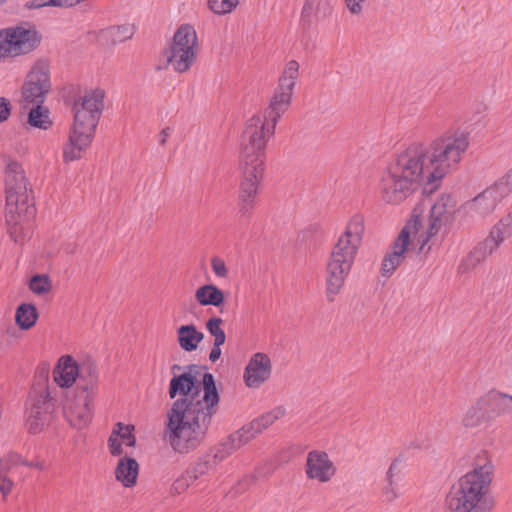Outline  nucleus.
Instances as JSON below:
<instances>
[{
    "label": "nucleus",
    "instance_id": "1",
    "mask_svg": "<svg viewBox=\"0 0 512 512\" xmlns=\"http://www.w3.org/2000/svg\"><path fill=\"white\" fill-rule=\"evenodd\" d=\"M469 147L468 133L450 130L434 139L429 146L410 145L383 172L378 184L381 199L400 204L426 179L423 192L433 193L441 180L461 162Z\"/></svg>",
    "mask_w": 512,
    "mask_h": 512
},
{
    "label": "nucleus",
    "instance_id": "2",
    "mask_svg": "<svg viewBox=\"0 0 512 512\" xmlns=\"http://www.w3.org/2000/svg\"><path fill=\"white\" fill-rule=\"evenodd\" d=\"M185 372L174 375L169 383L168 394L177 398L167 417L165 440L180 454H186L201 445L207 436L213 417L220 403V395L211 373L202 378L203 395L197 379V366L184 367Z\"/></svg>",
    "mask_w": 512,
    "mask_h": 512
},
{
    "label": "nucleus",
    "instance_id": "3",
    "mask_svg": "<svg viewBox=\"0 0 512 512\" xmlns=\"http://www.w3.org/2000/svg\"><path fill=\"white\" fill-rule=\"evenodd\" d=\"M299 76V64L291 60L286 64L279 85L263 115L251 117L243 133L241 167L243 179L238 194V209L242 216L254 209L265 170L266 142L275 133L280 117L287 111L293 89Z\"/></svg>",
    "mask_w": 512,
    "mask_h": 512
},
{
    "label": "nucleus",
    "instance_id": "4",
    "mask_svg": "<svg viewBox=\"0 0 512 512\" xmlns=\"http://www.w3.org/2000/svg\"><path fill=\"white\" fill-rule=\"evenodd\" d=\"M104 97V90L97 88L75 101L74 123L69 133L68 143L63 150V158L66 162L80 159L82 151L92 143L104 109Z\"/></svg>",
    "mask_w": 512,
    "mask_h": 512
},
{
    "label": "nucleus",
    "instance_id": "5",
    "mask_svg": "<svg viewBox=\"0 0 512 512\" xmlns=\"http://www.w3.org/2000/svg\"><path fill=\"white\" fill-rule=\"evenodd\" d=\"M493 465L486 458L478 459L474 469L454 484L447 495V512H489L484 499L492 480Z\"/></svg>",
    "mask_w": 512,
    "mask_h": 512
},
{
    "label": "nucleus",
    "instance_id": "6",
    "mask_svg": "<svg viewBox=\"0 0 512 512\" xmlns=\"http://www.w3.org/2000/svg\"><path fill=\"white\" fill-rule=\"evenodd\" d=\"M364 232L363 220L354 216L334 245L326 267V294L329 301L341 291L354 263Z\"/></svg>",
    "mask_w": 512,
    "mask_h": 512
},
{
    "label": "nucleus",
    "instance_id": "7",
    "mask_svg": "<svg viewBox=\"0 0 512 512\" xmlns=\"http://www.w3.org/2000/svg\"><path fill=\"white\" fill-rule=\"evenodd\" d=\"M77 368L79 372L74 397L67 404L65 414L73 427L83 429L94 415V402L99 393V370L92 359L77 363Z\"/></svg>",
    "mask_w": 512,
    "mask_h": 512
},
{
    "label": "nucleus",
    "instance_id": "8",
    "mask_svg": "<svg viewBox=\"0 0 512 512\" xmlns=\"http://www.w3.org/2000/svg\"><path fill=\"white\" fill-rule=\"evenodd\" d=\"M57 401L51 395L50 388L45 384L34 385L26 404V425L31 433H39L55 418Z\"/></svg>",
    "mask_w": 512,
    "mask_h": 512
},
{
    "label": "nucleus",
    "instance_id": "9",
    "mask_svg": "<svg viewBox=\"0 0 512 512\" xmlns=\"http://www.w3.org/2000/svg\"><path fill=\"white\" fill-rule=\"evenodd\" d=\"M6 206H15L17 211L25 212L24 216L31 218L36 214V208L31 202V190L24 175V170L16 161H10L6 166Z\"/></svg>",
    "mask_w": 512,
    "mask_h": 512
},
{
    "label": "nucleus",
    "instance_id": "10",
    "mask_svg": "<svg viewBox=\"0 0 512 512\" xmlns=\"http://www.w3.org/2000/svg\"><path fill=\"white\" fill-rule=\"evenodd\" d=\"M41 36L35 27L26 24L0 30V58L19 56L33 51Z\"/></svg>",
    "mask_w": 512,
    "mask_h": 512
},
{
    "label": "nucleus",
    "instance_id": "11",
    "mask_svg": "<svg viewBox=\"0 0 512 512\" xmlns=\"http://www.w3.org/2000/svg\"><path fill=\"white\" fill-rule=\"evenodd\" d=\"M235 449L232 448L231 441L228 439L227 442L220 445L214 452L202 455L185 471L181 478L176 480L175 489L188 487L202 476L207 475Z\"/></svg>",
    "mask_w": 512,
    "mask_h": 512
},
{
    "label": "nucleus",
    "instance_id": "12",
    "mask_svg": "<svg viewBox=\"0 0 512 512\" xmlns=\"http://www.w3.org/2000/svg\"><path fill=\"white\" fill-rule=\"evenodd\" d=\"M505 199L494 184L462 205L463 214L471 221H481L490 216Z\"/></svg>",
    "mask_w": 512,
    "mask_h": 512
},
{
    "label": "nucleus",
    "instance_id": "13",
    "mask_svg": "<svg viewBox=\"0 0 512 512\" xmlns=\"http://www.w3.org/2000/svg\"><path fill=\"white\" fill-rule=\"evenodd\" d=\"M51 89L50 70L46 61L40 60L31 68L23 86V97L26 102L43 104Z\"/></svg>",
    "mask_w": 512,
    "mask_h": 512
},
{
    "label": "nucleus",
    "instance_id": "14",
    "mask_svg": "<svg viewBox=\"0 0 512 512\" xmlns=\"http://www.w3.org/2000/svg\"><path fill=\"white\" fill-rule=\"evenodd\" d=\"M284 415L285 408L279 406L254 419L249 425L243 426L229 436L232 448H240Z\"/></svg>",
    "mask_w": 512,
    "mask_h": 512
},
{
    "label": "nucleus",
    "instance_id": "15",
    "mask_svg": "<svg viewBox=\"0 0 512 512\" xmlns=\"http://www.w3.org/2000/svg\"><path fill=\"white\" fill-rule=\"evenodd\" d=\"M306 475L309 479L328 482L336 473V468L324 451H310L306 459Z\"/></svg>",
    "mask_w": 512,
    "mask_h": 512
},
{
    "label": "nucleus",
    "instance_id": "16",
    "mask_svg": "<svg viewBox=\"0 0 512 512\" xmlns=\"http://www.w3.org/2000/svg\"><path fill=\"white\" fill-rule=\"evenodd\" d=\"M272 365L265 353H255L244 371L245 384L249 388H259L271 375Z\"/></svg>",
    "mask_w": 512,
    "mask_h": 512
},
{
    "label": "nucleus",
    "instance_id": "17",
    "mask_svg": "<svg viewBox=\"0 0 512 512\" xmlns=\"http://www.w3.org/2000/svg\"><path fill=\"white\" fill-rule=\"evenodd\" d=\"M507 238L509 237L505 232L495 224L489 235L469 253L465 260V264L468 266H475L479 264L486 257L493 254Z\"/></svg>",
    "mask_w": 512,
    "mask_h": 512
},
{
    "label": "nucleus",
    "instance_id": "18",
    "mask_svg": "<svg viewBox=\"0 0 512 512\" xmlns=\"http://www.w3.org/2000/svg\"><path fill=\"white\" fill-rule=\"evenodd\" d=\"M409 243L410 228L408 226H404L393 243L392 252L387 254L383 259L381 266L382 276L389 277L393 274L396 268L403 261Z\"/></svg>",
    "mask_w": 512,
    "mask_h": 512
},
{
    "label": "nucleus",
    "instance_id": "19",
    "mask_svg": "<svg viewBox=\"0 0 512 512\" xmlns=\"http://www.w3.org/2000/svg\"><path fill=\"white\" fill-rule=\"evenodd\" d=\"M456 201L449 195H442L431 207L428 235H435L439 228L449 222L455 212Z\"/></svg>",
    "mask_w": 512,
    "mask_h": 512
},
{
    "label": "nucleus",
    "instance_id": "20",
    "mask_svg": "<svg viewBox=\"0 0 512 512\" xmlns=\"http://www.w3.org/2000/svg\"><path fill=\"white\" fill-rule=\"evenodd\" d=\"M25 212L17 211L15 206L7 207L6 222L8 225V232L10 237L16 243H22L29 236L31 221L35 215L31 218L24 216Z\"/></svg>",
    "mask_w": 512,
    "mask_h": 512
},
{
    "label": "nucleus",
    "instance_id": "21",
    "mask_svg": "<svg viewBox=\"0 0 512 512\" xmlns=\"http://www.w3.org/2000/svg\"><path fill=\"white\" fill-rule=\"evenodd\" d=\"M77 362L70 355L62 356L54 368L53 377L61 388H70L78 381Z\"/></svg>",
    "mask_w": 512,
    "mask_h": 512
},
{
    "label": "nucleus",
    "instance_id": "22",
    "mask_svg": "<svg viewBox=\"0 0 512 512\" xmlns=\"http://www.w3.org/2000/svg\"><path fill=\"white\" fill-rule=\"evenodd\" d=\"M401 481V461L397 458L391 463L386 473V485L383 488V494L387 501L391 502L401 494Z\"/></svg>",
    "mask_w": 512,
    "mask_h": 512
},
{
    "label": "nucleus",
    "instance_id": "23",
    "mask_svg": "<svg viewBox=\"0 0 512 512\" xmlns=\"http://www.w3.org/2000/svg\"><path fill=\"white\" fill-rule=\"evenodd\" d=\"M139 473L138 462L131 457H123L119 460L116 469V480L121 482L124 487H133L137 482Z\"/></svg>",
    "mask_w": 512,
    "mask_h": 512
},
{
    "label": "nucleus",
    "instance_id": "24",
    "mask_svg": "<svg viewBox=\"0 0 512 512\" xmlns=\"http://www.w3.org/2000/svg\"><path fill=\"white\" fill-rule=\"evenodd\" d=\"M489 405L486 395L480 398L474 406L467 410L463 418L464 426L476 427L492 420L494 416L486 410Z\"/></svg>",
    "mask_w": 512,
    "mask_h": 512
},
{
    "label": "nucleus",
    "instance_id": "25",
    "mask_svg": "<svg viewBox=\"0 0 512 512\" xmlns=\"http://www.w3.org/2000/svg\"><path fill=\"white\" fill-rule=\"evenodd\" d=\"M195 299L201 306L220 307L225 301V296L217 286L205 284L196 289Z\"/></svg>",
    "mask_w": 512,
    "mask_h": 512
},
{
    "label": "nucleus",
    "instance_id": "26",
    "mask_svg": "<svg viewBox=\"0 0 512 512\" xmlns=\"http://www.w3.org/2000/svg\"><path fill=\"white\" fill-rule=\"evenodd\" d=\"M177 334L180 347L187 352L196 350L204 338V334L193 324L180 326Z\"/></svg>",
    "mask_w": 512,
    "mask_h": 512
},
{
    "label": "nucleus",
    "instance_id": "27",
    "mask_svg": "<svg viewBox=\"0 0 512 512\" xmlns=\"http://www.w3.org/2000/svg\"><path fill=\"white\" fill-rule=\"evenodd\" d=\"M196 42L197 36L194 28L190 25H183L176 31L170 48L195 52Z\"/></svg>",
    "mask_w": 512,
    "mask_h": 512
},
{
    "label": "nucleus",
    "instance_id": "28",
    "mask_svg": "<svg viewBox=\"0 0 512 512\" xmlns=\"http://www.w3.org/2000/svg\"><path fill=\"white\" fill-rule=\"evenodd\" d=\"M166 54L168 63L178 72L187 71L195 60V52H188V50L170 48Z\"/></svg>",
    "mask_w": 512,
    "mask_h": 512
},
{
    "label": "nucleus",
    "instance_id": "29",
    "mask_svg": "<svg viewBox=\"0 0 512 512\" xmlns=\"http://www.w3.org/2000/svg\"><path fill=\"white\" fill-rule=\"evenodd\" d=\"M38 319V312L33 304L23 303L16 311V323L22 330L33 327Z\"/></svg>",
    "mask_w": 512,
    "mask_h": 512
},
{
    "label": "nucleus",
    "instance_id": "30",
    "mask_svg": "<svg viewBox=\"0 0 512 512\" xmlns=\"http://www.w3.org/2000/svg\"><path fill=\"white\" fill-rule=\"evenodd\" d=\"M486 400L497 408L496 415L512 412V395L491 390L486 394Z\"/></svg>",
    "mask_w": 512,
    "mask_h": 512
},
{
    "label": "nucleus",
    "instance_id": "31",
    "mask_svg": "<svg viewBox=\"0 0 512 512\" xmlns=\"http://www.w3.org/2000/svg\"><path fill=\"white\" fill-rule=\"evenodd\" d=\"M35 105L36 107L28 113V123L34 128L47 130L52 124L49 118V110L44 108L42 104Z\"/></svg>",
    "mask_w": 512,
    "mask_h": 512
},
{
    "label": "nucleus",
    "instance_id": "32",
    "mask_svg": "<svg viewBox=\"0 0 512 512\" xmlns=\"http://www.w3.org/2000/svg\"><path fill=\"white\" fill-rule=\"evenodd\" d=\"M135 33V27L132 24H123L119 26L110 27L107 30L113 44L124 42L130 39Z\"/></svg>",
    "mask_w": 512,
    "mask_h": 512
},
{
    "label": "nucleus",
    "instance_id": "33",
    "mask_svg": "<svg viewBox=\"0 0 512 512\" xmlns=\"http://www.w3.org/2000/svg\"><path fill=\"white\" fill-rule=\"evenodd\" d=\"M223 320L220 317H212L206 322V329L214 337V342L225 343L226 335L221 328Z\"/></svg>",
    "mask_w": 512,
    "mask_h": 512
},
{
    "label": "nucleus",
    "instance_id": "34",
    "mask_svg": "<svg viewBox=\"0 0 512 512\" xmlns=\"http://www.w3.org/2000/svg\"><path fill=\"white\" fill-rule=\"evenodd\" d=\"M29 288L34 293L42 295L50 291L51 281L46 275H34L30 280Z\"/></svg>",
    "mask_w": 512,
    "mask_h": 512
},
{
    "label": "nucleus",
    "instance_id": "35",
    "mask_svg": "<svg viewBox=\"0 0 512 512\" xmlns=\"http://www.w3.org/2000/svg\"><path fill=\"white\" fill-rule=\"evenodd\" d=\"M121 429H122V423L118 422L115 425V427L112 431V434L110 435V437L108 439V447H109L110 453L113 456H119L123 453L122 442L118 438V433L121 432Z\"/></svg>",
    "mask_w": 512,
    "mask_h": 512
},
{
    "label": "nucleus",
    "instance_id": "36",
    "mask_svg": "<svg viewBox=\"0 0 512 512\" xmlns=\"http://www.w3.org/2000/svg\"><path fill=\"white\" fill-rule=\"evenodd\" d=\"M208 4L214 13L226 14L236 7L238 0H209Z\"/></svg>",
    "mask_w": 512,
    "mask_h": 512
},
{
    "label": "nucleus",
    "instance_id": "37",
    "mask_svg": "<svg viewBox=\"0 0 512 512\" xmlns=\"http://www.w3.org/2000/svg\"><path fill=\"white\" fill-rule=\"evenodd\" d=\"M493 184L507 198L512 192V167Z\"/></svg>",
    "mask_w": 512,
    "mask_h": 512
},
{
    "label": "nucleus",
    "instance_id": "38",
    "mask_svg": "<svg viewBox=\"0 0 512 512\" xmlns=\"http://www.w3.org/2000/svg\"><path fill=\"white\" fill-rule=\"evenodd\" d=\"M134 427L132 425H125L122 423L121 432L118 433V438L122 443L127 446L133 447L136 443V438L133 434Z\"/></svg>",
    "mask_w": 512,
    "mask_h": 512
},
{
    "label": "nucleus",
    "instance_id": "39",
    "mask_svg": "<svg viewBox=\"0 0 512 512\" xmlns=\"http://www.w3.org/2000/svg\"><path fill=\"white\" fill-rule=\"evenodd\" d=\"M211 267L217 277L225 278L228 275V269L225 262L219 257L211 259Z\"/></svg>",
    "mask_w": 512,
    "mask_h": 512
},
{
    "label": "nucleus",
    "instance_id": "40",
    "mask_svg": "<svg viewBox=\"0 0 512 512\" xmlns=\"http://www.w3.org/2000/svg\"><path fill=\"white\" fill-rule=\"evenodd\" d=\"M333 8L328 0H322L319 6H317L314 14L317 19H324L332 14Z\"/></svg>",
    "mask_w": 512,
    "mask_h": 512
},
{
    "label": "nucleus",
    "instance_id": "41",
    "mask_svg": "<svg viewBox=\"0 0 512 512\" xmlns=\"http://www.w3.org/2000/svg\"><path fill=\"white\" fill-rule=\"evenodd\" d=\"M496 225L503 231L505 234L510 237L512 235V211L505 217L499 220Z\"/></svg>",
    "mask_w": 512,
    "mask_h": 512
},
{
    "label": "nucleus",
    "instance_id": "42",
    "mask_svg": "<svg viewBox=\"0 0 512 512\" xmlns=\"http://www.w3.org/2000/svg\"><path fill=\"white\" fill-rule=\"evenodd\" d=\"M11 113L10 103L6 98H0V123L6 121Z\"/></svg>",
    "mask_w": 512,
    "mask_h": 512
},
{
    "label": "nucleus",
    "instance_id": "43",
    "mask_svg": "<svg viewBox=\"0 0 512 512\" xmlns=\"http://www.w3.org/2000/svg\"><path fill=\"white\" fill-rule=\"evenodd\" d=\"M322 0H306L304 7L302 9V15L308 16L311 13H314L317 6L321 3Z\"/></svg>",
    "mask_w": 512,
    "mask_h": 512
},
{
    "label": "nucleus",
    "instance_id": "44",
    "mask_svg": "<svg viewBox=\"0 0 512 512\" xmlns=\"http://www.w3.org/2000/svg\"><path fill=\"white\" fill-rule=\"evenodd\" d=\"M364 0H346V6L352 14H359L362 11Z\"/></svg>",
    "mask_w": 512,
    "mask_h": 512
},
{
    "label": "nucleus",
    "instance_id": "45",
    "mask_svg": "<svg viewBox=\"0 0 512 512\" xmlns=\"http://www.w3.org/2000/svg\"><path fill=\"white\" fill-rule=\"evenodd\" d=\"M11 461H12L13 464H21V465H25V466H28V467L35 466V467H38L40 469L43 468L42 465H40L38 463L34 464L33 462H29V461L23 459L22 456H20V455H12L11 456Z\"/></svg>",
    "mask_w": 512,
    "mask_h": 512
},
{
    "label": "nucleus",
    "instance_id": "46",
    "mask_svg": "<svg viewBox=\"0 0 512 512\" xmlns=\"http://www.w3.org/2000/svg\"><path fill=\"white\" fill-rule=\"evenodd\" d=\"M249 483H250V480L249 479H244L242 481H240L238 483V485L236 487H234L230 492L229 494L231 495V497H234L236 496L237 494L241 493L242 491H244L245 489H247V487L249 486Z\"/></svg>",
    "mask_w": 512,
    "mask_h": 512
},
{
    "label": "nucleus",
    "instance_id": "47",
    "mask_svg": "<svg viewBox=\"0 0 512 512\" xmlns=\"http://www.w3.org/2000/svg\"><path fill=\"white\" fill-rule=\"evenodd\" d=\"M223 344L224 343H218L217 344L216 342H214L213 347H212V349L210 351V354H209L210 361L215 362V361H217L220 358V356H221V348L220 347Z\"/></svg>",
    "mask_w": 512,
    "mask_h": 512
},
{
    "label": "nucleus",
    "instance_id": "48",
    "mask_svg": "<svg viewBox=\"0 0 512 512\" xmlns=\"http://www.w3.org/2000/svg\"><path fill=\"white\" fill-rule=\"evenodd\" d=\"M173 129L170 127H165L159 133V144L164 146L167 143L168 138L171 136Z\"/></svg>",
    "mask_w": 512,
    "mask_h": 512
},
{
    "label": "nucleus",
    "instance_id": "49",
    "mask_svg": "<svg viewBox=\"0 0 512 512\" xmlns=\"http://www.w3.org/2000/svg\"><path fill=\"white\" fill-rule=\"evenodd\" d=\"M183 369V367L179 364H173L171 366V373L174 375H178L177 373L180 372Z\"/></svg>",
    "mask_w": 512,
    "mask_h": 512
},
{
    "label": "nucleus",
    "instance_id": "50",
    "mask_svg": "<svg viewBox=\"0 0 512 512\" xmlns=\"http://www.w3.org/2000/svg\"><path fill=\"white\" fill-rule=\"evenodd\" d=\"M414 447L419 448V449H426V448H428V445L424 444V443H417V444H414Z\"/></svg>",
    "mask_w": 512,
    "mask_h": 512
}]
</instances>
